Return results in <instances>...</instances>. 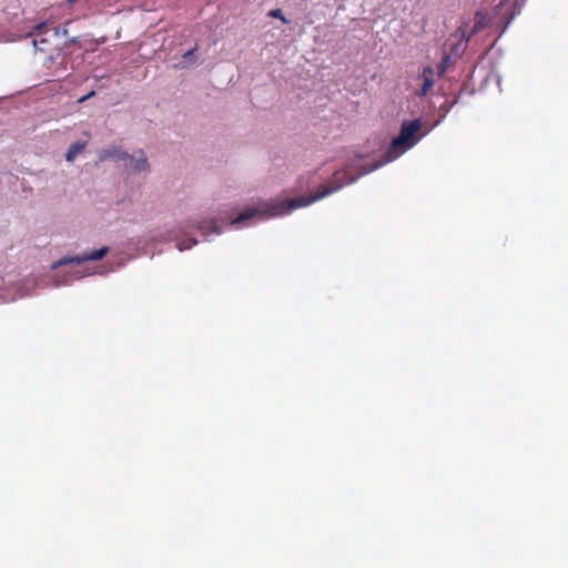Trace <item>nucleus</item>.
I'll return each instance as SVG.
<instances>
[{
  "instance_id": "1",
  "label": "nucleus",
  "mask_w": 568,
  "mask_h": 568,
  "mask_svg": "<svg viewBox=\"0 0 568 568\" xmlns=\"http://www.w3.org/2000/svg\"><path fill=\"white\" fill-rule=\"evenodd\" d=\"M342 187L341 184L321 185L316 193L312 196H298L291 200H285L278 203L266 204V209H245L237 217L231 221V224L242 223L252 219L255 215H270L277 216L285 214L292 210L306 206L315 201H318Z\"/></svg>"
},
{
  "instance_id": "2",
  "label": "nucleus",
  "mask_w": 568,
  "mask_h": 568,
  "mask_svg": "<svg viewBox=\"0 0 568 568\" xmlns=\"http://www.w3.org/2000/svg\"><path fill=\"white\" fill-rule=\"evenodd\" d=\"M422 129V121L415 119L413 121H403L398 136H396L386 151V156L382 161L375 162L367 172L374 171L382 165L389 163L399 158L407 150L413 148L420 136L417 133Z\"/></svg>"
},
{
  "instance_id": "3",
  "label": "nucleus",
  "mask_w": 568,
  "mask_h": 568,
  "mask_svg": "<svg viewBox=\"0 0 568 568\" xmlns=\"http://www.w3.org/2000/svg\"><path fill=\"white\" fill-rule=\"evenodd\" d=\"M108 252H109V247L103 246L99 250H94L92 252L84 253L83 255H78L74 257H62L59 261L54 262L52 267L57 268L59 266H63V265H67L70 263L81 264L87 261H99V260H102L108 254Z\"/></svg>"
},
{
  "instance_id": "4",
  "label": "nucleus",
  "mask_w": 568,
  "mask_h": 568,
  "mask_svg": "<svg viewBox=\"0 0 568 568\" xmlns=\"http://www.w3.org/2000/svg\"><path fill=\"white\" fill-rule=\"evenodd\" d=\"M418 80L422 81V85L420 89L416 91V95L419 98L426 97L435 84V70L433 67H425Z\"/></svg>"
},
{
  "instance_id": "5",
  "label": "nucleus",
  "mask_w": 568,
  "mask_h": 568,
  "mask_svg": "<svg viewBox=\"0 0 568 568\" xmlns=\"http://www.w3.org/2000/svg\"><path fill=\"white\" fill-rule=\"evenodd\" d=\"M123 160L129 161V166L135 172H141L149 168L148 159L142 150H140L135 155H129L124 152Z\"/></svg>"
},
{
  "instance_id": "6",
  "label": "nucleus",
  "mask_w": 568,
  "mask_h": 568,
  "mask_svg": "<svg viewBox=\"0 0 568 568\" xmlns=\"http://www.w3.org/2000/svg\"><path fill=\"white\" fill-rule=\"evenodd\" d=\"M488 24H489V20L486 18V16L478 12L475 16V24H474L470 33L467 37H466V30L462 27L458 28L457 32H460V37L464 39L465 44H466L474 33H477L479 30L486 28Z\"/></svg>"
},
{
  "instance_id": "7",
  "label": "nucleus",
  "mask_w": 568,
  "mask_h": 568,
  "mask_svg": "<svg viewBox=\"0 0 568 568\" xmlns=\"http://www.w3.org/2000/svg\"><path fill=\"white\" fill-rule=\"evenodd\" d=\"M194 227L199 229L200 232L203 235H210V234H213V233H216V234L221 233L220 226L217 225L216 221L212 220V219L199 222V223H196L194 225Z\"/></svg>"
},
{
  "instance_id": "8",
  "label": "nucleus",
  "mask_w": 568,
  "mask_h": 568,
  "mask_svg": "<svg viewBox=\"0 0 568 568\" xmlns=\"http://www.w3.org/2000/svg\"><path fill=\"white\" fill-rule=\"evenodd\" d=\"M87 141H77L72 143L67 153H65V160L68 162H73L75 158L85 149Z\"/></svg>"
},
{
  "instance_id": "9",
  "label": "nucleus",
  "mask_w": 568,
  "mask_h": 568,
  "mask_svg": "<svg viewBox=\"0 0 568 568\" xmlns=\"http://www.w3.org/2000/svg\"><path fill=\"white\" fill-rule=\"evenodd\" d=\"M123 153L120 149L118 148H111V149H106V150H102L99 154V159L101 161H104L105 159L108 158H111V156H116V158H120L123 160Z\"/></svg>"
},
{
  "instance_id": "10",
  "label": "nucleus",
  "mask_w": 568,
  "mask_h": 568,
  "mask_svg": "<svg viewBox=\"0 0 568 568\" xmlns=\"http://www.w3.org/2000/svg\"><path fill=\"white\" fill-rule=\"evenodd\" d=\"M197 241L193 237H190L185 241H180L176 243V247L179 251H184L191 248L193 245H195Z\"/></svg>"
},
{
  "instance_id": "11",
  "label": "nucleus",
  "mask_w": 568,
  "mask_h": 568,
  "mask_svg": "<svg viewBox=\"0 0 568 568\" xmlns=\"http://www.w3.org/2000/svg\"><path fill=\"white\" fill-rule=\"evenodd\" d=\"M268 16L272 18L280 19L283 23H288V20L284 17L281 9H274L268 12Z\"/></svg>"
},
{
  "instance_id": "12",
  "label": "nucleus",
  "mask_w": 568,
  "mask_h": 568,
  "mask_svg": "<svg viewBox=\"0 0 568 568\" xmlns=\"http://www.w3.org/2000/svg\"><path fill=\"white\" fill-rule=\"evenodd\" d=\"M449 61V55H445L440 64L438 65V75L442 77L446 72V65Z\"/></svg>"
},
{
  "instance_id": "13",
  "label": "nucleus",
  "mask_w": 568,
  "mask_h": 568,
  "mask_svg": "<svg viewBox=\"0 0 568 568\" xmlns=\"http://www.w3.org/2000/svg\"><path fill=\"white\" fill-rule=\"evenodd\" d=\"M45 42H47V40H45V39H40V40L34 39V40H33V44H34L39 50H41V51H44V50H45V49L41 45V44H43V43H45Z\"/></svg>"
},
{
  "instance_id": "14",
  "label": "nucleus",
  "mask_w": 568,
  "mask_h": 568,
  "mask_svg": "<svg viewBox=\"0 0 568 568\" xmlns=\"http://www.w3.org/2000/svg\"><path fill=\"white\" fill-rule=\"evenodd\" d=\"M36 30L38 31V34H41L44 32V30H47V24L41 23V24L37 26Z\"/></svg>"
},
{
  "instance_id": "15",
  "label": "nucleus",
  "mask_w": 568,
  "mask_h": 568,
  "mask_svg": "<svg viewBox=\"0 0 568 568\" xmlns=\"http://www.w3.org/2000/svg\"><path fill=\"white\" fill-rule=\"evenodd\" d=\"M194 51H195V49H191V50L186 51V52L183 54V58H184L185 60H190V59L193 57Z\"/></svg>"
},
{
  "instance_id": "16",
  "label": "nucleus",
  "mask_w": 568,
  "mask_h": 568,
  "mask_svg": "<svg viewBox=\"0 0 568 568\" xmlns=\"http://www.w3.org/2000/svg\"><path fill=\"white\" fill-rule=\"evenodd\" d=\"M342 174H343L342 172H335V173H334V176H333V178H334V181H335V182H336V181H338V180L341 179V175H342Z\"/></svg>"
},
{
  "instance_id": "17",
  "label": "nucleus",
  "mask_w": 568,
  "mask_h": 568,
  "mask_svg": "<svg viewBox=\"0 0 568 568\" xmlns=\"http://www.w3.org/2000/svg\"><path fill=\"white\" fill-rule=\"evenodd\" d=\"M88 100V97L87 95H83L81 98L78 99V103H83Z\"/></svg>"
},
{
  "instance_id": "18",
  "label": "nucleus",
  "mask_w": 568,
  "mask_h": 568,
  "mask_svg": "<svg viewBox=\"0 0 568 568\" xmlns=\"http://www.w3.org/2000/svg\"><path fill=\"white\" fill-rule=\"evenodd\" d=\"M88 97V100L92 97L95 95V91L91 90L88 94H85Z\"/></svg>"
},
{
  "instance_id": "19",
  "label": "nucleus",
  "mask_w": 568,
  "mask_h": 568,
  "mask_svg": "<svg viewBox=\"0 0 568 568\" xmlns=\"http://www.w3.org/2000/svg\"><path fill=\"white\" fill-rule=\"evenodd\" d=\"M513 19V16L506 21V26L510 23V20Z\"/></svg>"
}]
</instances>
